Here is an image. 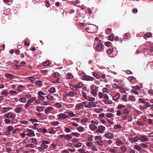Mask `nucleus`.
<instances>
[{"label": "nucleus", "instance_id": "57", "mask_svg": "<svg viewBox=\"0 0 153 153\" xmlns=\"http://www.w3.org/2000/svg\"><path fill=\"white\" fill-rule=\"evenodd\" d=\"M130 36L129 33H126L124 35V38L126 39H128Z\"/></svg>", "mask_w": 153, "mask_h": 153}, {"label": "nucleus", "instance_id": "51", "mask_svg": "<svg viewBox=\"0 0 153 153\" xmlns=\"http://www.w3.org/2000/svg\"><path fill=\"white\" fill-rule=\"evenodd\" d=\"M91 123L93 124H95L97 125L98 124V121L96 120H92L91 121Z\"/></svg>", "mask_w": 153, "mask_h": 153}, {"label": "nucleus", "instance_id": "52", "mask_svg": "<svg viewBox=\"0 0 153 153\" xmlns=\"http://www.w3.org/2000/svg\"><path fill=\"white\" fill-rule=\"evenodd\" d=\"M51 64V63L48 61H47L44 62L43 63L44 65L45 66H49Z\"/></svg>", "mask_w": 153, "mask_h": 153}, {"label": "nucleus", "instance_id": "21", "mask_svg": "<svg viewBox=\"0 0 153 153\" xmlns=\"http://www.w3.org/2000/svg\"><path fill=\"white\" fill-rule=\"evenodd\" d=\"M22 108L21 107H19L16 108L14 110V111L17 113H20L22 111Z\"/></svg>", "mask_w": 153, "mask_h": 153}, {"label": "nucleus", "instance_id": "58", "mask_svg": "<svg viewBox=\"0 0 153 153\" xmlns=\"http://www.w3.org/2000/svg\"><path fill=\"white\" fill-rule=\"evenodd\" d=\"M123 113L124 114H128L129 113V111L128 109H125L123 110Z\"/></svg>", "mask_w": 153, "mask_h": 153}, {"label": "nucleus", "instance_id": "35", "mask_svg": "<svg viewBox=\"0 0 153 153\" xmlns=\"http://www.w3.org/2000/svg\"><path fill=\"white\" fill-rule=\"evenodd\" d=\"M85 144L88 147L90 148L91 147L93 143L91 142H86L85 143Z\"/></svg>", "mask_w": 153, "mask_h": 153}, {"label": "nucleus", "instance_id": "33", "mask_svg": "<svg viewBox=\"0 0 153 153\" xmlns=\"http://www.w3.org/2000/svg\"><path fill=\"white\" fill-rule=\"evenodd\" d=\"M73 77V75L70 73H68L66 75V77L68 79H71Z\"/></svg>", "mask_w": 153, "mask_h": 153}, {"label": "nucleus", "instance_id": "7", "mask_svg": "<svg viewBox=\"0 0 153 153\" xmlns=\"http://www.w3.org/2000/svg\"><path fill=\"white\" fill-rule=\"evenodd\" d=\"M16 115L11 112L5 115V117L7 118H14L16 117Z\"/></svg>", "mask_w": 153, "mask_h": 153}, {"label": "nucleus", "instance_id": "6", "mask_svg": "<svg viewBox=\"0 0 153 153\" xmlns=\"http://www.w3.org/2000/svg\"><path fill=\"white\" fill-rule=\"evenodd\" d=\"M42 144L41 145V147L45 149L48 148V146L47 144H48L49 143L48 141L46 140H43L42 142Z\"/></svg>", "mask_w": 153, "mask_h": 153}, {"label": "nucleus", "instance_id": "19", "mask_svg": "<svg viewBox=\"0 0 153 153\" xmlns=\"http://www.w3.org/2000/svg\"><path fill=\"white\" fill-rule=\"evenodd\" d=\"M35 84L37 86L41 87L43 85V82L41 81L37 80L35 82Z\"/></svg>", "mask_w": 153, "mask_h": 153}, {"label": "nucleus", "instance_id": "43", "mask_svg": "<svg viewBox=\"0 0 153 153\" xmlns=\"http://www.w3.org/2000/svg\"><path fill=\"white\" fill-rule=\"evenodd\" d=\"M113 52V49L112 48H109L107 51V53L109 54H111Z\"/></svg>", "mask_w": 153, "mask_h": 153}, {"label": "nucleus", "instance_id": "1", "mask_svg": "<svg viewBox=\"0 0 153 153\" xmlns=\"http://www.w3.org/2000/svg\"><path fill=\"white\" fill-rule=\"evenodd\" d=\"M102 45L101 40H99L98 37H96L94 41V48L96 50H100L102 48Z\"/></svg>", "mask_w": 153, "mask_h": 153}, {"label": "nucleus", "instance_id": "64", "mask_svg": "<svg viewBox=\"0 0 153 153\" xmlns=\"http://www.w3.org/2000/svg\"><path fill=\"white\" fill-rule=\"evenodd\" d=\"M129 99L131 101H134L135 100V98L132 96H129Z\"/></svg>", "mask_w": 153, "mask_h": 153}, {"label": "nucleus", "instance_id": "13", "mask_svg": "<svg viewBox=\"0 0 153 153\" xmlns=\"http://www.w3.org/2000/svg\"><path fill=\"white\" fill-rule=\"evenodd\" d=\"M83 105L82 103H79L77 104L75 106V109L76 110H79L83 108Z\"/></svg>", "mask_w": 153, "mask_h": 153}, {"label": "nucleus", "instance_id": "55", "mask_svg": "<svg viewBox=\"0 0 153 153\" xmlns=\"http://www.w3.org/2000/svg\"><path fill=\"white\" fill-rule=\"evenodd\" d=\"M82 105H83V106H84L86 108H88V102H83L82 103Z\"/></svg>", "mask_w": 153, "mask_h": 153}, {"label": "nucleus", "instance_id": "26", "mask_svg": "<svg viewBox=\"0 0 153 153\" xmlns=\"http://www.w3.org/2000/svg\"><path fill=\"white\" fill-rule=\"evenodd\" d=\"M76 94V92L72 91H70L68 92L69 96L70 97H73Z\"/></svg>", "mask_w": 153, "mask_h": 153}, {"label": "nucleus", "instance_id": "48", "mask_svg": "<svg viewBox=\"0 0 153 153\" xmlns=\"http://www.w3.org/2000/svg\"><path fill=\"white\" fill-rule=\"evenodd\" d=\"M72 134H67L66 135V139L67 140H68L70 139L72 137Z\"/></svg>", "mask_w": 153, "mask_h": 153}, {"label": "nucleus", "instance_id": "46", "mask_svg": "<svg viewBox=\"0 0 153 153\" xmlns=\"http://www.w3.org/2000/svg\"><path fill=\"white\" fill-rule=\"evenodd\" d=\"M91 93L94 97H96L97 95V93L95 91V90H91Z\"/></svg>", "mask_w": 153, "mask_h": 153}, {"label": "nucleus", "instance_id": "11", "mask_svg": "<svg viewBox=\"0 0 153 153\" xmlns=\"http://www.w3.org/2000/svg\"><path fill=\"white\" fill-rule=\"evenodd\" d=\"M28 133L26 134V135L29 136H34L35 134L34 131L32 130H29L27 131Z\"/></svg>", "mask_w": 153, "mask_h": 153}, {"label": "nucleus", "instance_id": "36", "mask_svg": "<svg viewBox=\"0 0 153 153\" xmlns=\"http://www.w3.org/2000/svg\"><path fill=\"white\" fill-rule=\"evenodd\" d=\"M106 116L107 117L111 118L113 117L114 115L111 113H108L106 114Z\"/></svg>", "mask_w": 153, "mask_h": 153}, {"label": "nucleus", "instance_id": "3", "mask_svg": "<svg viewBox=\"0 0 153 153\" xmlns=\"http://www.w3.org/2000/svg\"><path fill=\"white\" fill-rule=\"evenodd\" d=\"M94 78L91 77L88 75L83 76L82 77V79L86 81H92L94 80Z\"/></svg>", "mask_w": 153, "mask_h": 153}, {"label": "nucleus", "instance_id": "62", "mask_svg": "<svg viewBox=\"0 0 153 153\" xmlns=\"http://www.w3.org/2000/svg\"><path fill=\"white\" fill-rule=\"evenodd\" d=\"M47 98L50 100H53V97L50 95H48L47 96Z\"/></svg>", "mask_w": 153, "mask_h": 153}, {"label": "nucleus", "instance_id": "5", "mask_svg": "<svg viewBox=\"0 0 153 153\" xmlns=\"http://www.w3.org/2000/svg\"><path fill=\"white\" fill-rule=\"evenodd\" d=\"M68 115L63 113H60L57 115V117L60 120H63L68 118Z\"/></svg>", "mask_w": 153, "mask_h": 153}, {"label": "nucleus", "instance_id": "39", "mask_svg": "<svg viewBox=\"0 0 153 153\" xmlns=\"http://www.w3.org/2000/svg\"><path fill=\"white\" fill-rule=\"evenodd\" d=\"M90 88L91 89V90H97L98 89V88L96 86L94 85H91L90 86Z\"/></svg>", "mask_w": 153, "mask_h": 153}, {"label": "nucleus", "instance_id": "9", "mask_svg": "<svg viewBox=\"0 0 153 153\" xmlns=\"http://www.w3.org/2000/svg\"><path fill=\"white\" fill-rule=\"evenodd\" d=\"M97 103L93 102H88V108H91L92 107H95L96 106Z\"/></svg>", "mask_w": 153, "mask_h": 153}, {"label": "nucleus", "instance_id": "12", "mask_svg": "<svg viewBox=\"0 0 153 153\" xmlns=\"http://www.w3.org/2000/svg\"><path fill=\"white\" fill-rule=\"evenodd\" d=\"M120 97V95L119 93H117L116 95L112 97V99L115 101H117V100L119 99Z\"/></svg>", "mask_w": 153, "mask_h": 153}, {"label": "nucleus", "instance_id": "8", "mask_svg": "<svg viewBox=\"0 0 153 153\" xmlns=\"http://www.w3.org/2000/svg\"><path fill=\"white\" fill-rule=\"evenodd\" d=\"M105 137L108 139H112L114 137V135L111 132H108L104 134Z\"/></svg>", "mask_w": 153, "mask_h": 153}, {"label": "nucleus", "instance_id": "41", "mask_svg": "<svg viewBox=\"0 0 153 153\" xmlns=\"http://www.w3.org/2000/svg\"><path fill=\"white\" fill-rule=\"evenodd\" d=\"M114 34L113 33H111L110 36H108V40L111 41H112L114 39Z\"/></svg>", "mask_w": 153, "mask_h": 153}, {"label": "nucleus", "instance_id": "54", "mask_svg": "<svg viewBox=\"0 0 153 153\" xmlns=\"http://www.w3.org/2000/svg\"><path fill=\"white\" fill-rule=\"evenodd\" d=\"M97 143L99 145L102 146L104 145V143L102 141H97L96 143Z\"/></svg>", "mask_w": 153, "mask_h": 153}, {"label": "nucleus", "instance_id": "63", "mask_svg": "<svg viewBox=\"0 0 153 153\" xmlns=\"http://www.w3.org/2000/svg\"><path fill=\"white\" fill-rule=\"evenodd\" d=\"M65 137H66V135L64 134H62L59 136V137H60L61 139L64 140L65 139H66Z\"/></svg>", "mask_w": 153, "mask_h": 153}, {"label": "nucleus", "instance_id": "44", "mask_svg": "<svg viewBox=\"0 0 153 153\" xmlns=\"http://www.w3.org/2000/svg\"><path fill=\"white\" fill-rule=\"evenodd\" d=\"M77 129L79 132H81L83 131L84 128L82 127L79 126L77 128Z\"/></svg>", "mask_w": 153, "mask_h": 153}, {"label": "nucleus", "instance_id": "42", "mask_svg": "<svg viewBox=\"0 0 153 153\" xmlns=\"http://www.w3.org/2000/svg\"><path fill=\"white\" fill-rule=\"evenodd\" d=\"M125 107V105H124L119 104L117 106V108L119 109H120L122 108H124Z\"/></svg>", "mask_w": 153, "mask_h": 153}, {"label": "nucleus", "instance_id": "30", "mask_svg": "<svg viewBox=\"0 0 153 153\" xmlns=\"http://www.w3.org/2000/svg\"><path fill=\"white\" fill-rule=\"evenodd\" d=\"M134 148L138 151H140L141 150V147L139 145H135L134 147Z\"/></svg>", "mask_w": 153, "mask_h": 153}, {"label": "nucleus", "instance_id": "16", "mask_svg": "<svg viewBox=\"0 0 153 153\" xmlns=\"http://www.w3.org/2000/svg\"><path fill=\"white\" fill-rule=\"evenodd\" d=\"M4 76L8 79H11L13 77V75L10 74L6 73Z\"/></svg>", "mask_w": 153, "mask_h": 153}, {"label": "nucleus", "instance_id": "20", "mask_svg": "<svg viewBox=\"0 0 153 153\" xmlns=\"http://www.w3.org/2000/svg\"><path fill=\"white\" fill-rule=\"evenodd\" d=\"M53 109V108L51 106L48 107L45 110V112L46 114H48L49 112L51 111Z\"/></svg>", "mask_w": 153, "mask_h": 153}, {"label": "nucleus", "instance_id": "18", "mask_svg": "<svg viewBox=\"0 0 153 153\" xmlns=\"http://www.w3.org/2000/svg\"><path fill=\"white\" fill-rule=\"evenodd\" d=\"M10 109H11V108L10 107H5L2 108L1 109V110L2 112L4 113L9 110Z\"/></svg>", "mask_w": 153, "mask_h": 153}, {"label": "nucleus", "instance_id": "50", "mask_svg": "<svg viewBox=\"0 0 153 153\" xmlns=\"http://www.w3.org/2000/svg\"><path fill=\"white\" fill-rule=\"evenodd\" d=\"M59 121H54L52 122L51 124L53 126H57L59 124Z\"/></svg>", "mask_w": 153, "mask_h": 153}, {"label": "nucleus", "instance_id": "34", "mask_svg": "<svg viewBox=\"0 0 153 153\" xmlns=\"http://www.w3.org/2000/svg\"><path fill=\"white\" fill-rule=\"evenodd\" d=\"M49 91L50 93H54L56 92V89L55 88L52 87L49 89Z\"/></svg>", "mask_w": 153, "mask_h": 153}, {"label": "nucleus", "instance_id": "61", "mask_svg": "<svg viewBox=\"0 0 153 153\" xmlns=\"http://www.w3.org/2000/svg\"><path fill=\"white\" fill-rule=\"evenodd\" d=\"M71 134H72V135H74V136L76 137H79L80 136V134L78 133L72 132L71 133Z\"/></svg>", "mask_w": 153, "mask_h": 153}, {"label": "nucleus", "instance_id": "59", "mask_svg": "<svg viewBox=\"0 0 153 153\" xmlns=\"http://www.w3.org/2000/svg\"><path fill=\"white\" fill-rule=\"evenodd\" d=\"M112 87L114 88L120 89V87L119 86L116 84H114L112 85Z\"/></svg>", "mask_w": 153, "mask_h": 153}, {"label": "nucleus", "instance_id": "23", "mask_svg": "<svg viewBox=\"0 0 153 153\" xmlns=\"http://www.w3.org/2000/svg\"><path fill=\"white\" fill-rule=\"evenodd\" d=\"M24 87L22 85H20L17 88V91L19 92L22 91L24 90Z\"/></svg>", "mask_w": 153, "mask_h": 153}, {"label": "nucleus", "instance_id": "49", "mask_svg": "<svg viewBox=\"0 0 153 153\" xmlns=\"http://www.w3.org/2000/svg\"><path fill=\"white\" fill-rule=\"evenodd\" d=\"M26 99L25 98H21L19 99V101L22 102H25L26 101Z\"/></svg>", "mask_w": 153, "mask_h": 153}, {"label": "nucleus", "instance_id": "17", "mask_svg": "<svg viewBox=\"0 0 153 153\" xmlns=\"http://www.w3.org/2000/svg\"><path fill=\"white\" fill-rule=\"evenodd\" d=\"M89 128L92 130H94L97 129V127L94 124H91L89 125Z\"/></svg>", "mask_w": 153, "mask_h": 153}, {"label": "nucleus", "instance_id": "10", "mask_svg": "<svg viewBox=\"0 0 153 153\" xmlns=\"http://www.w3.org/2000/svg\"><path fill=\"white\" fill-rule=\"evenodd\" d=\"M139 139L142 142L148 141L149 140V139L144 136H141L140 137Z\"/></svg>", "mask_w": 153, "mask_h": 153}, {"label": "nucleus", "instance_id": "27", "mask_svg": "<svg viewBox=\"0 0 153 153\" xmlns=\"http://www.w3.org/2000/svg\"><path fill=\"white\" fill-rule=\"evenodd\" d=\"M67 113L68 114V116L71 117H76V115L74 113L71 112V111H68L67 112Z\"/></svg>", "mask_w": 153, "mask_h": 153}, {"label": "nucleus", "instance_id": "56", "mask_svg": "<svg viewBox=\"0 0 153 153\" xmlns=\"http://www.w3.org/2000/svg\"><path fill=\"white\" fill-rule=\"evenodd\" d=\"M127 96L126 94H124L122 100L126 102L127 101Z\"/></svg>", "mask_w": 153, "mask_h": 153}, {"label": "nucleus", "instance_id": "47", "mask_svg": "<svg viewBox=\"0 0 153 153\" xmlns=\"http://www.w3.org/2000/svg\"><path fill=\"white\" fill-rule=\"evenodd\" d=\"M88 120V119L87 117H85L81 119V123H86L87 122Z\"/></svg>", "mask_w": 153, "mask_h": 153}, {"label": "nucleus", "instance_id": "53", "mask_svg": "<svg viewBox=\"0 0 153 153\" xmlns=\"http://www.w3.org/2000/svg\"><path fill=\"white\" fill-rule=\"evenodd\" d=\"M120 148L122 152H126V148L125 146H121Z\"/></svg>", "mask_w": 153, "mask_h": 153}, {"label": "nucleus", "instance_id": "28", "mask_svg": "<svg viewBox=\"0 0 153 153\" xmlns=\"http://www.w3.org/2000/svg\"><path fill=\"white\" fill-rule=\"evenodd\" d=\"M103 102L106 104H111L112 103V102L111 100H108V99L103 100Z\"/></svg>", "mask_w": 153, "mask_h": 153}, {"label": "nucleus", "instance_id": "60", "mask_svg": "<svg viewBox=\"0 0 153 153\" xmlns=\"http://www.w3.org/2000/svg\"><path fill=\"white\" fill-rule=\"evenodd\" d=\"M93 75L94 77L97 79H99L100 78V76L94 72L93 73Z\"/></svg>", "mask_w": 153, "mask_h": 153}, {"label": "nucleus", "instance_id": "4", "mask_svg": "<svg viewBox=\"0 0 153 153\" xmlns=\"http://www.w3.org/2000/svg\"><path fill=\"white\" fill-rule=\"evenodd\" d=\"M105 127L103 126H100L98 127V129L96 131V132L98 133H103L105 130Z\"/></svg>", "mask_w": 153, "mask_h": 153}, {"label": "nucleus", "instance_id": "45", "mask_svg": "<svg viewBox=\"0 0 153 153\" xmlns=\"http://www.w3.org/2000/svg\"><path fill=\"white\" fill-rule=\"evenodd\" d=\"M116 142L117 144V145L118 146H120L123 144L122 141L120 140H117Z\"/></svg>", "mask_w": 153, "mask_h": 153}, {"label": "nucleus", "instance_id": "40", "mask_svg": "<svg viewBox=\"0 0 153 153\" xmlns=\"http://www.w3.org/2000/svg\"><path fill=\"white\" fill-rule=\"evenodd\" d=\"M149 55H153V47H151L149 51L148 52Z\"/></svg>", "mask_w": 153, "mask_h": 153}, {"label": "nucleus", "instance_id": "29", "mask_svg": "<svg viewBox=\"0 0 153 153\" xmlns=\"http://www.w3.org/2000/svg\"><path fill=\"white\" fill-rule=\"evenodd\" d=\"M13 129V128L11 126H8L6 129V132L7 133H9Z\"/></svg>", "mask_w": 153, "mask_h": 153}, {"label": "nucleus", "instance_id": "32", "mask_svg": "<svg viewBox=\"0 0 153 153\" xmlns=\"http://www.w3.org/2000/svg\"><path fill=\"white\" fill-rule=\"evenodd\" d=\"M97 147V146L95 145H92L91 146V149L94 151H97L98 150Z\"/></svg>", "mask_w": 153, "mask_h": 153}, {"label": "nucleus", "instance_id": "14", "mask_svg": "<svg viewBox=\"0 0 153 153\" xmlns=\"http://www.w3.org/2000/svg\"><path fill=\"white\" fill-rule=\"evenodd\" d=\"M62 81V79L61 77H58L54 80L53 82L54 83H60Z\"/></svg>", "mask_w": 153, "mask_h": 153}, {"label": "nucleus", "instance_id": "31", "mask_svg": "<svg viewBox=\"0 0 153 153\" xmlns=\"http://www.w3.org/2000/svg\"><path fill=\"white\" fill-rule=\"evenodd\" d=\"M1 95L2 96V97H3L7 95L8 94V92L6 90H4L1 92Z\"/></svg>", "mask_w": 153, "mask_h": 153}, {"label": "nucleus", "instance_id": "2", "mask_svg": "<svg viewBox=\"0 0 153 153\" xmlns=\"http://www.w3.org/2000/svg\"><path fill=\"white\" fill-rule=\"evenodd\" d=\"M95 28V26L94 25H90L86 27L85 30L87 32L90 33H94V30Z\"/></svg>", "mask_w": 153, "mask_h": 153}, {"label": "nucleus", "instance_id": "25", "mask_svg": "<svg viewBox=\"0 0 153 153\" xmlns=\"http://www.w3.org/2000/svg\"><path fill=\"white\" fill-rule=\"evenodd\" d=\"M82 144L81 142H78L76 144H74L73 145V146L76 148H79L80 147L82 146Z\"/></svg>", "mask_w": 153, "mask_h": 153}, {"label": "nucleus", "instance_id": "15", "mask_svg": "<svg viewBox=\"0 0 153 153\" xmlns=\"http://www.w3.org/2000/svg\"><path fill=\"white\" fill-rule=\"evenodd\" d=\"M152 33H145L144 35V37L145 39H147V38H149L152 36Z\"/></svg>", "mask_w": 153, "mask_h": 153}, {"label": "nucleus", "instance_id": "38", "mask_svg": "<svg viewBox=\"0 0 153 153\" xmlns=\"http://www.w3.org/2000/svg\"><path fill=\"white\" fill-rule=\"evenodd\" d=\"M36 97H33L30 98L28 101L30 103L32 102L34 100H36Z\"/></svg>", "mask_w": 153, "mask_h": 153}, {"label": "nucleus", "instance_id": "24", "mask_svg": "<svg viewBox=\"0 0 153 153\" xmlns=\"http://www.w3.org/2000/svg\"><path fill=\"white\" fill-rule=\"evenodd\" d=\"M44 108H45L44 107L39 106L36 107V110L37 111L42 112L44 110Z\"/></svg>", "mask_w": 153, "mask_h": 153}, {"label": "nucleus", "instance_id": "37", "mask_svg": "<svg viewBox=\"0 0 153 153\" xmlns=\"http://www.w3.org/2000/svg\"><path fill=\"white\" fill-rule=\"evenodd\" d=\"M122 128L120 124L115 125L114 126V128L115 129H120Z\"/></svg>", "mask_w": 153, "mask_h": 153}, {"label": "nucleus", "instance_id": "22", "mask_svg": "<svg viewBox=\"0 0 153 153\" xmlns=\"http://www.w3.org/2000/svg\"><path fill=\"white\" fill-rule=\"evenodd\" d=\"M37 131L40 132H43L45 133L47 132V130L46 129L41 128L38 129H37Z\"/></svg>", "mask_w": 153, "mask_h": 153}]
</instances>
